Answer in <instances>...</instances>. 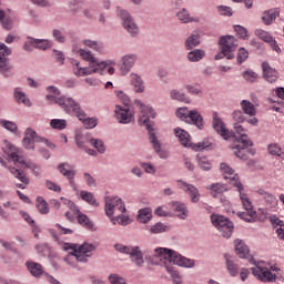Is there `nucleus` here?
<instances>
[{
  "label": "nucleus",
  "mask_w": 284,
  "mask_h": 284,
  "mask_svg": "<svg viewBox=\"0 0 284 284\" xmlns=\"http://www.w3.org/2000/svg\"><path fill=\"white\" fill-rule=\"evenodd\" d=\"M152 220V210L142 209L139 211L138 221L140 223H149Z\"/></svg>",
  "instance_id": "nucleus-41"
},
{
  "label": "nucleus",
  "mask_w": 284,
  "mask_h": 284,
  "mask_svg": "<svg viewBox=\"0 0 284 284\" xmlns=\"http://www.w3.org/2000/svg\"><path fill=\"white\" fill-rule=\"evenodd\" d=\"M10 54H12V49L3 43H0V72L6 77H8L6 72H9L10 70V64H8V59H6V57H10Z\"/></svg>",
  "instance_id": "nucleus-20"
},
{
  "label": "nucleus",
  "mask_w": 284,
  "mask_h": 284,
  "mask_svg": "<svg viewBox=\"0 0 284 284\" xmlns=\"http://www.w3.org/2000/svg\"><path fill=\"white\" fill-rule=\"evenodd\" d=\"M122 214L123 213L116 215L115 217H111V223H113V225H116V223H119V225H130L132 223L130 216Z\"/></svg>",
  "instance_id": "nucleus-43"
},
{
  "label": "nucleus",
  "mask_w": 284,
  "mask_h": 284,
  "mask_svg": "<svg viewBox=\"0 0 284 284\" xmlns=\"http://www.w3.org/2000/svg\"><path fill=\"white\" fill-rule=\"evenodd\" d=\"M135 105L140 109L139 121L142 125H145L149 132V140L152 143L153 149L159 154L161 152V143L156 140V135L154 134V129H152V124L150 123V119L156 118V112L152 109V106H148L143 104L141 101H135Z\"/></svg>",
  "instance_id": "nucleus-4"
},
{
  "label": "nucleus",
  "mask_w": 284,
  "mask_h": 284,
  "mask_svg": "<svg viewBox=\"0 0 284 284\" xmlns=\"http://www.w3.org/2000/svg\"><path fill=\"white\" fill-rule=\"evenodd\" d=\"M267 150L272 156H281V154H283V149H281V146L276 143L270 144Z\"/></svg>",
  "instance_id": "nucleus-54"
},
{
  "label": "nucleus",
  "mask_w": 284,
  "mask_h": 284,
  "mask_svg": "<svg viewBox=\"0 0 284 284\" xmlns=\"http://www.w3.org/2000/svg\"><path fill=\"white\" fill-rule=\"evenodd\" d=\"M9 171L14 176V179H18V181H21L20 184H17V187H20V190H26V185H28L29 183V180H28V176H26V173H23V171L17 168H9Z\"/></svg>",
  "instance_id": "nucleus-26"
},
{
  "label": "nucleus",
  "mask_w": 284,
  "mask_h": 284,
  "mask_svg": "<svg viewBox=\"0 0 284 284\" xmlns=\"http://www.w3.org/2000/svg\"><path fill=\"white\" fill-rule=\"evenodd\" d=\"M118 17L122 19L123 27L129 32V34H131L132 37L139 34V27L136 26L130 13H128V11L123 9H118Z\"/></svg>",
  "instance_id": "nucleus-15"
},
{
  "label": "nucleus",
  "mask_w": 284,
  "mask_h": 284,
  "mask_svg": "<svg viewBox=\"0 0 284 284\" xmlns=\"http://www.w3.org/2000/svg\"><path fill=\"white\" fill-rule=\"evenodd\" d=\"M234 30L240 39H247V29L242 26H235Z\"/></svg>",
  "instance_id": "nucleus-62"
},
{
  "label": "nucleus",
  "mask_w": 284,
  "mask_h": 284,
  "mask_svg": "<svg viewBox=\"0 0 284 284\" xmlns=\"http://www.w3.org/2000/svg\"><path fill=\"white\" fill-rule=\"evenodd\" d=\"M197 165L201 170H204V172H210V170H212V162L207 160L206 156L197 155Z\"/></svg>",
  "instance_id": "nucleus-45"
},
{
  "label": "nucleus",
  "mask_w": 284,
  "mask_h": 284,
  "mask_svg": "<svg viewBox=\"0 0 284 284\" xmlns=\"http://www.w3.org/2000/svg\"><path fill=\"white\" fill-rule=\"evenodd\" d=\"M14 210V205L10 202H6L0 206V216L4 221H10V212Z\"/></svg>",
  "instance_id": "nucleus-37"
},
{
  "label": "nucleus",
  "mask_w": 284,
  "mask_h": 284,
  "mask_svg": "<svg viewBox=\"0 0 284 284\" xmlns=\"http://www.w3.org/2000/svg\"><path fill=\"white\" fill-rule=\"evenodd\" d=\"M178 187L189 194L192 203H199L201 194L199 193V189H196V186L179 180Z\"/></svg>",
  "instance_id": "nucleus-19"
},
{
  "label": "nucleus",
  "mask_w": 284,
  "mask_h": 284,
  "mask_svg": "<svg viewBox=\"0 0 284 284\" xmlns=\"http://www.w3.org/2000/svg\"><path fill=\"white\" fill-rule=\"evenodd\" d=\"M253 276L262 283H276V278L281 268L267 262H257L255 267L251 268Z\"/></svg>",
  "instance_id": "nucleus-6"
},
{
  "label": "nucleus",
  "mask_w": 284,
  "mask_h": 284,
  "mask_svg": "<svg viewBox=\"0 0 284 284\" xmlns=\"http://www.w3.org/2000/svg\"><path fill=\"white\" fill-rule=\"evenodd\" d=\"M47 92H49V94H47L48 101H51V103H57L68 114H74L79 121H82L87 130L97 128V119L87 118L85 112L81 110V105L74 101V99L61 97V91H59L57 87H48Z\"/></svg>",
  "instance_id": "nucleus-2"
},
{
  "label": "nucleus",
  "mask_w": 284,
  "mask_h": 284,
  "mask_svg": "<svg viewBox=\"0 0 284 284\" xmlns=\"http://www.w3.org/2000/svg\"><path fill=\"white\" fill-rule=\"evenodd\" d=\"M176 18L179 19V21H181V23H199L200 21L199 18H192L186 9H181L176 13Z\"/></svg>",
  "instance_id": "nucleus-32"
},
{
  "label": "nucleus",
  "mask_w": 284,
  "mask_h": 284,
  "mask_svg": "<svg viewBox=\"0 0 284 284\" xmlns=\"http://www.w3.org/2000/svg\"><path fill=\"white\" fill-rule=\"evenodd\" d=\"M169 230H170L169 225H165V224L159 222V223H155L154 225H152L149 229V232L151 234H163V232H168Z\"/></svg>",
  "instance_id": "nucleus-44"
},
{
  "label": "nucleus",
  "mask_w": 284,
  "mask_h": 284,
  "mask_svg": "<svg viewBox=\"0 0 284 284\" xmlns=\"http://www.w3.org/2000/svg\"><path fill=\"white\" fill-rule=\"evenodd\" d=\"M243 78L248 83H254L256 81V79H258V75L254 71H244L243 72Z\"/></svg>",
  "instance_id": "nucleus-57"
},
{
  "label": "nucleus",
  "mask_w": 284,
  "mask_h": 284,
  "mask_svg": "<svg viewBox=\"0 0 284 284\" xmlns=\"http://www.w3.org/2000/svg\"><path fill=\"white\" fill-rule=\"evenodd\" d=\"M34 143H43L48 146L51 145L45 138L39 136L37 131L32 130V128H28L24 133L23 145L27 150H34Z\"/></svg>",
  "instance_id": "nucleus-14"
},
{
  "label": "nucleus",
  "mask_w": 284,
  "mask_h": 284,
  "mask_svg": "<svg viewBox=\"0 0 284 284\" xmlns=\"http://www.w3.org/2000/svg\"><path fill=\"white\" fill-rule=\"evenodd\" d=\"M61 201H62L63 205H67V207H69V210L71 212H73V214H74V212H79V206L75 205L74 202H72L71 200H68L65 197H61Z\"/></svg>",
  "instance_id": "nucleus-58"
},
{
  "label": "nucleus",
  "mask_w": 284,
  "mask_h": 284,
  "mask_svg": "<svg viewBox=\"0 0 284 284\" xmlns=\"http://www.w3.org/2000/svg\"><path fill=\"white\" fill-rule=\"evenodd\" d=\"M130 79L131 85H133L134 88V92H136L138 94L145 92V84L143 83V79H141V75L136 73H131Z\"/></svg>",
  "instance_id": "nucleus-28"
},
{
  "label": "nucleus",
  "mask_w": 284,
  "mask_h": 284,
  "mask_svg": "<svg viewBox=\"0 0 284 284\" xmlns=\"http://www.w3.org/2000/svg\"><path fill=\"white\" fill-rule=\"evenodd\" d=\"M155 256L160 258V261H169V263H173L180 267H194V260H190L165 247L155 248Z\"/></svg>",
  "instance_id": "nucleus-7"
},
{
  "label": "nucleus",
  "mask_w": 284,
  "mask_h": 284,
  "mask_svg": "<svg viewBox=\"0 0 284 284\" xmlns=\"http://www.w3.org/2000/svg\"><path fill=\"white\" fill-rule=\"evenodd\" d=\"M213 130L217 132L219 135L223 136L225 141L227 139H232L234 136L236 144L232 146V150H234V154L237 156V159H241L242 161H247V148H252V142L250 138H247V133H245V130L243 125L235 123L234 130L235 133L233 134L225 128V123L221 118H219V113H213Z\"/></svg>",
  "instance_id": "nucleus-1"
},
{
  "label": "nucleus",
  "mask_w": 284,
  "mask_h": 284,
  "mask_svg": "<svg viewBox=\"0 0 284 284\" xmlns=\"http://www.w3.org/2000/svg\"><path fill=\"white\" fill-rule=\"evenodd\" d=\"M220 170L223 173L224 179L230 180V184L233 185V187H236L237 192H240V200L245 212H239L237 216L242 219V221H246V223H252V221L256 219V211H254L250 196L243 193V184L239 181V175L234 174L233 169L226 163H221Z\"/></svg>",
  "instance_id": "nucleus-3"
},
{
  "label": "nucleus",
  "mask_w": 284,
  "mask_h": 284,
  "mask_svg": "<svg viewBox=\"0 0 284 284\" xmlns=\"http://www.w3.org/2000/svg\"><path fill=\"white\" fill-rule=\"evenodd\" d=\"M2 150L14 163H20V165H26V168H30V164L26 162V158L21 156V151H19L14 145L10 144V142H4Z\"/></svg>",
  "instance_id": "nucleus-17"
},
{
  "label": "nucleus",
  "mask_w": 284,
  "mask_h": 284,
  "mask_svg": "<svg viewBox=\"0 0 284 284\" xmlns=\"http://www.w3.org/2000/svg\"><path fill=\"white\" fill-rule=\"evenodd\" d=\"M226 270L231 276H237L239 275V265L234 263V261L226 257Z\"/></svg>",
  "instance_id": "nucleus-50"
},
{
  "label": "nucleus",
  "mask_w": 284,
  "mask_h": 284,
  "mask_svg": "<svg viewBox=\"0 0 284 284\" xmlns=\"http://www.w3.org/2000/svg\"><path fill=\"white\" fill-rule=\"evenodd\" d=\"M201 37L199 36V33H193L191 34L186 41H185V48L186 50H192L193 48H196V45H199V43H201Z\"/></svg>",
  "instance_id": "nucleus-39"
},
{
  "label": "nucleus",
  "mask_w": 284,
  "mask_h": 284,
  "mask_svg": "<svg viewBox=\"0 0 284 284\" xmlns=\"http://www.w3.org/2000/svg\"><path fill=\"white\" fill-rule=\"evenodd\" d=\"M235 254L239 255L240 258H247L248 263L256 264L254 257L250 254V247L245 245V242L242 240H235Z\"/></svg>",
  "instance_id": "nucleus-21"
},
{
  "label": "nucleus",
  "mask_w": 284,
  "mask_h": 284,
  "mask_svg": "<svg viewBox=\"0 0 284 284\" xmlns=\"http://www.w3.org/2000/svg\"><path fill=\"white\" fill-rule=\"evenodd\" d=\"M206 190L210 191L211 196H213L214 199H219V196H222L223 193L227 192V185L214 183L206 186Z\"/></svg>",
  "instance_id": "nucleus-29"
},
{
  "label": "nucleus",
  "mask_w": 284,
  "mask_h": 284,
  "mask_svg": "<svg viewBox=\"0 0 284 284\" xmlns=\"http://www.w3.org/2000/svg\"><path fill=\"white\" fill-rule=\"evenodd\" d=\"M0 21H1L4 30H10L12 28V20L6 19L4 10H0Z\"/></svg>",
  "instance_id": "nucleus-55"
},
{
  "label": "nucleus",
  "mask_w": 284,
  "mask_h": 284,
  "mask_svg": "<svg viewBox=\"0 0 284 284\" xmlns=\"http://www.w3.org/2000/svg\"><path fill=\"white\" fill-rule=\"evenodd\" d=\"M73 52H75V54H79L81 57V59H83V61H87V63H89V67L99 68L100 72H103L105 70V68H108V65H116V62H114L113 60L100 62L94 57V54H92L91 51H88L85 49L73 48Z\"/></svg>",
  "instance_id": "nucleus-9"
},
{
  "label": "nucleus",
  "mask_w": 284,
  "mask_h": 284,
  "mask_svg": "<svg viewBox=\"0 0 284 284\" xmlns=\"http://www.w3.org/2000/svg\"><path fill=\"white\" fill-rule=\"evenodd\" d=\"M26 266L32 276L39 277L43 274V266L37 262L29 261L26 263Z\"/></svg>",
  "instance_id": "nucleus-33"
},
{
  "label": "nucleus",
  "mask_w": 284,
  "mask_h": 284,
  "mask_svg": "<svg viewBox=\"0 0 284 284\" xmlns=\"http://www.w3.org/2000/svg\"><path fill=\"white\" fill-rule=\"evenodd\" d=\"M0 125H2V128H4V130H8L9 132H12L13 134H17V123L12 122V121H8V120H0Z\"/></svg>",
  "instance_id": "nucleus-51"
},
{
  "label": "nucleus",
  "mask_w": 284,
  "mask_h": 284,
  "mask_svg": "<svg viewBox=\"0 0 284 284\" xmlns=\"http://www.w3.org/2000/svg\"><path fill=\"white\" fill-rule=\"evenodd\" d=\"M116 97H118V99H120V101H122V103L124 105H130V97H128V94H125V92L116 91Z\"/></svg>",
  "instance_id": "nucleus-64"
},
{
  "label": "nucleus",
  "mask_w": 284,
  "mask_h": 284,
  "mask_svg": "<svg viewBox=\"0 0 284 284\" xmlns=\"http://www.w3.org/2000/svg\"><path fill=\"white\" fill-rule=\"evenodd\" d=\"M73 214H77V221L79 225H82V227H87V230H92V227H94V224L92 223V221H90V217L81 213L79 209L78 212H74Z\"/></svg>",
  "instance_id": "nucleus-31"
},
{
  "label": "nucleus",
  "mask_w": 284,
  "mask_h": 284,
  "mask_svg": "<svg viewBox=\"0 0 284 284\" xmlns=\"http://www.w3.org/2000/svg\"><path fill=\"white\" fill-rule=\"evenodd\" d=\"M241 108L244 114H247V116H256V106L252 102L242 100Z\"/></svg>",
  "instance_id": "nucleus-34"
},
{
  "label": "nucleus",
  "mask_w": 284,
  "mask_h": 284,
  "mask_svg": "<svg viewBox=\"0 0 284 284\" xmlns=\"http://www.w3.org/2000/svg\"><path fill=\"white\" fill-rule=\"evenodd\" d=\"M36 206L40 214H49L50 213V206H48V202H45V199L42 196H39L36 202Z\"/></svg>",
  "instance_id": "nucleus-42"
},
{
  "label": "nucleus",
  "mask_w": 284,
  "mask_h": 284,
  "mask_svg": "<svg viewBox=\"0 0 284 284\" xmlns=\"http://www.w3.org/2000/svg\"><path fill=\"white\" fill-rule=\"evenodd\" d=\"M220 45L222 53L215 55V61H220V59H223V57H225L229 61L234 59V52L239 47V43H236V38H234V36L222 37L220 39Z\"/></svg>",
  "instance_id": "nucleus-8"
},
{
  "label": "nucleus",
  "mask_w": 284,
  "mask_h": 284,
  "mask_svg": "<svg viewBox=\"0 0 284 284\" xmlns=\"http://www.w3.org/2000/svg\"><path fill=\"white\" fill-rule=\"evenodd\" d=\"M14 99L18 103H23V105H27V108H30L32 103H30V99L26 97V93L21 91V89L14 90Z\"/></svg>",
  "instance_id": "nucleus-40"
},
{
  "label": "nucleus",
  "mask_w": 284,
  "mask_h": 284,
  "mask_svg": "<svg viewBox=\"0 0 284 284\" xmlns=\"http://www.w3.org/2000/svg\"><path fill=\"white\" fill-rule=\"evenodd\" d=\"M98 72H102L99 71V68H83L81 65H79V62L73 61V74L75 77H90V74H97Z\"/></svg>",
  "instance_id": "nucleus-25"
},
{
  "label": "nucleus",
  "mask_w": 284,
  "mask_h": 284,
  "mask_svg": "<svg viewBox=\"0 0 284 284\" xmlns=\"http://www.w3.org/2000/svg\"><path fill=\"white\" fill-rule=\"evenodd\" d=\"M270 221L272 225L275 227V232L277 236L284 241V222L283 220L278 219L276 215H271Z\"/></svg>",
  "instance_id": "nucleus-30"
},
{
  "label": "nucleus",
  "mask_w": 284,
  "mask_h": 284,
  "mask_svg": "<svg viewBox=\"0 0 284 284\" xmlns=\"http://www.w3.org/2000/svg\"><path fill=\"white\" fill-rule=\"evenodd\" d=\"M247 57H250L247 50H245V48H241L237 53V63H243Z\"/></svg>",
  "instance_id": "nucleus-61"
},
{
  "label": "nucleus",
  "mask_w": 284,
  "mask_h": 284,
  "mask_svg": "<svg viewBox=\"0 0 284 284\" xmlns=\"http://www.w3.org/2000/svg\"><path fill=\"white\" fill-rule=\"evenodd\" d=\"M50 125L53 130H65V128H68V122L61 119H53L50 121Z\"/></svg>",
  "instance_id": "nucleus-49"
},
{
  "label": "nucleus",
  "mask_w": 284,
  "mask_h": 284,
  "mask_svg": "<svg viewBox=\"0 0 284 284\" xmlns=\"http://www.w3.org/2000/svg\"><path fill=\"white\" fill-rule=\"evenodd\" d=\"M211 221L214 227H216V230L222 233L224 239H230L232 236V232H234V224L225 216L213 214L211 215Z\"/></svg>",
  "instance_id": "nucleus-12"
},
{
  "label": "nucleus",
  "mask_w": 284,
  "mask_h": 284,
  "mask_svg": "<svg viewBox=\"0 0 284 284\" xmlns=\"http://www.w3.org/2000/svg\"><path fill=\"white\" fill-rule=\"evenodd\" d=\"M173 210L174 212H178V216L179 219H182L183 221H185V219H187V207L185 206L184 203L181 202H173Z\"/></svg>",
  "instance_id": "nucleus-35"
},
{
  "label": "nucleus",
  "mask_w": 284,
  "mask_h": 284,
  "mask_svg": "<svg viewBox=\"0 0 284 284\" xmlns=\"http://www.w3.org/2000/svg\"><path fill=\"white\" fill-rule=\"evenodd\" d=\"M205 57V51L202 49H195L187 53V60L191 61V63H196L201 61Z\"/></svg>",
  "instance_id": "nucleus-36"
},
{
  "label": "nucleus",
  "mask_w": 284,
  "mask_h": 284,
  "mask_svg": "<svg viewBox=\"0 0 284 284\" xmlns=\"http://www.w3.org/2000/svg\"><path fill=\"white\" fill-rule=\"evenodd\" d=\"M45 187H48V190H51V192H58V193L61 192V186H59V184H57L50 180L45 181Z\"/></svg>",
  "instance_id": "nucleus-63"
},
{
  "label": "nucleus",
  "mask_w": 284,
  "mask_h": 284,
  "mask_svg": "<svg viewBox=\"0 0 284 284\" xmlns=\"http://www.w3.org/2000/svg\"><path fill=\"white\" fill-rule=\"evenodd\" d=\"M68 163H61L58 165V170L62 176H65L69 181V185L73 190H77V182H74V176H77V171L68 169Z\"/></svg>",
  "instance_id": "nucleus-23"
},
{
  "label": "nucleus",
  "mask_w": 284,
  "mask_h": 284,
  "mask_svg": "<svg viewBox=\"0 0 284 284\" xmlns=\"http://www.w3.org/2000/svg\"><path fill=\"white\" fill-rule=\"evenodd\" d=\"M115 119L122 124L132 123L134 113L128 106L115 105Z\"/></svg>",
  "instance_id": "nucleus-18"
},
{
  "label": "nucleus",
  "mask_w": 284,
  "mask_h": 284,
  "mask_svg": "<svg viewBox=\"0 0 284 284\" xmlns=\"http://www.w3.org/2000/svg\"><path fill=\"white\" fill-rule=\"evenodd\" d=\"M134 63H136V54H125L121 58L120 72L122 77H125L134 68Z\"/></svg>",
  "instance_id": "nucleus-22"
},
{
  "label": "nucleus",
  "mask_w": 284,
  "mask_h": 284,
  "mask_svg": "<svg viewBox=\"0 0 284 284\" xmlns=\"http://www.w3.org/2000/svg\"><path fill=\"white\" fill-rule=\"evenodd\" d=\"M52 37L58 41L59 43H65V37L63 36V32L59 29H54L52 31Z\"/></svg>",
  "instance_id": "nucleus-59"
},
{
  "label": "nucleus",
  "mask_w": 284,
  "mask_h": 284,
  "mask_svg": "<svg viewBox=\"0 0 284 284\" xmlns=\"http://www.w3.org/2000/svg\"><path fill=\"white\" fill-rule=\"evenodd\" d=\"M90 143L93 148H95V150H98V152H100V154L105 153V144H103V141L99 139H91Z\"/></svg>",
  "instance_id": "nucleus-53"
},
{
  "label": "nucleus",
  "mask_w": 284,
  "mask_h": 284,
  "mask_svg": "<svg viewBox=\"0 0 284 284\" xmlns=\"http://www.w3.org/2000/svg\"><path fill=\"white\" fill-rule=\"evenodd\" d=\"M262 70L265 81H267L268 83H276V81H278V71L272 68L268 62L262 63Z\"/></svg>",
  "instance_id": "nucleus-24"
},
{
  "label": "nucleus",
  "mask_w": 284,
  "mask_h": 284,
  "mask_svg": "<svg viewBox=\"0 0 284 284\" xmlns=\"http://www.w3.org/2000/svg\"><path fill=\"white\" fill-rule=\"evenodd\" d=\"M171 99H174L175 101H182L184 103H187V98L185 97V93H182L181 91L172 90Z\"/></svg>",
  "instance_id": "nucleus-56"
},
{
  "label": "nucleus",
  "mask_w": 284,
  "mask_h": 284,
  "mask_svg": "<svg viewBox=\"0 0 284 284\" xmlns=\"http://www.w3.org/2000/svg\"><path fill=\"white\" fill-rule=\"evenodd\" d=\"M176 118L185 123H192L199 130H203V115L197 110H189L187 108H180L176 111Z\"/></svg>",
  "instance_id": "nucleus-10"
},
{
  "label": "nucleus",
  "mask_w": 284,
  "mask_h": 284,
  "mask_svg": "<svg viewBox=\"0 0 284 284\" xmlns=\"http://www.w3.org/2000/svg\"><path fill=\"white\" fill-rule=\"evenodd\" d=\"M256 192L260 196H262V199L266 200V203H268V205H276V203H278V200H276V196H274L272 193L263 189H260Z\"/></svg>",
  "instance_id": "nucleus-38"
},
{
  "label": "nucleus",
  "mask_w": 284,
  "mask_h": 284,
  "mask_svg": "<svg viewBox=\"0 0 284 284\" xmlns=\"http://www.w3.org/2000/svg\"><path fill=\"white\" fill-rule=\"evenodd\" d=\"M281 11L278 9H270L263 12L262 21L265 26H272L276 18L280 17Z\"/></svg>",
  "instance_id": "nucleus-27"
},
{
  "label": "nucleus",
  "mask_w": 284,
  "mask_h": 284,
  "mask_svg": "<svg viewBox=\"0 0 284 284\" xmlns=\"http://www.w3.org/2000/svg\"><path fill=\"white\" fill-rule=\"evenodd\" d=\"M115 250L122 254H129L132 263H134L138 267H143V252H141L139 246L130 247L122 244H116Z\"/></svg>",
  "instance_id": "nucleus-13"
},
{
  "label": "nucleus",
  "mask_w": 284,
  "mask_h": 284,
  "mask_svg": "<svg viewBox=\"0 0 284 284\" xmlns=\"http://www.w3.org/2000/svg\"><path fill=\"white\" fill-rule=\"evenodd\" d=\"M82 45H87V48H90L91 50H94L95 52H101L103 50V44L98 41L93 40H82Z\"/></svg>",
  "instance_id": "nucleus-46"
},
{
  "label": "nucleus",
  "mask_w": 284,
  "mask_h": 284,
  "mask_svg": "<svg viewBox=\"0 0 284 284\" xmlns=\"http://www.w3.org/2000/svg\"><path fill=\"white\" fill-rule=\"evenodd\" d=\"M166 270H168L169 274H171L174 284H183L181 282V274L179 272H176L170 267H168Z\"/></svg>",
  "instance_id": "nucleus-60"
},
{
  "label": "nucleus",
  "mask_w": 284,
  "mask_h": 284,
  "mask_svg": "<svg viewBox=\"0 0 284 284\" xmlns=\"http://www.w3.org/2000/svg\"><path fill=\"white\" fill-rule=\"evenodd\" d=\"M33 48H36L37 50H48V48H51L50 40L34 39Z\"/></svg>",
  "instance_id": "nucleus-47"
},
{
  "label": "nucleus",
  "mask_w": 284,
  "mask_h": 284,
  "mask_svg": "<svg viewBox=\"0 0 284 284\" xmlns=\"http://www.w3.org/2000/svg\"><path fill=\"white\" fill-rule=\"evenodd\" d=\"M104 211L109 219H112L114 215L124 214L125 203L119 196H106Z\"/></svg>",
  "instance_id": "nucleus-11"
},
{
  "label": "nucleus",
  "mask_w": 284,
  "mask_h": 284,
  "mask_svg": "<svg viewBox=\"0 0 284 284\" xmlns=\"http://www.w3.org/2000/svg\"><path fill=\"white\" fill-rule=\"evenodd\" d=\"M255 34L256 37H258V39H262V41H265V43H270L274 39L272 34H270V32L263 29H257L255 31Z\"/></svg>",
  "instance_id": "nucleus-52"
},
{
  "label": "nucleus",
  "mask_w": 284,
  "mask_h": 284,
  "mask_svg": "<svg viewBox=\"0 0 284 284\" xmlns=\"http://www.w3.org/2000/svg\"><path fill=\"white\" fill-rule=\"evenodd\" d=\"M80 196L83 201L89 203V205H95V206L99 205V203L97 202V199H94V194L91 192L81 191Z\"/></svg>",
  "instance_id": "nucleus-48"
},
{
  "label": "nucleus",
  "mask_w": 284,
  "mask_h": 284,
  "mask_svg": "<svg viewBox=\"0 0 284 284\" xmlns=\"http://www.w3.org/2000/svg\"><path fill=\"white\" fill-rule=\"evenodd\" d=\"M63 250L65 252H69L68 255L64 256L65 263H68V265H74V263L77 262L87 263L88 256H90V252L94 250V246L88 243H84L82 245L64 243Z\"/></svg>",
  "instance_id": "nucleus-5"
},
{
  "label": "nucleus",
  "mask_w": 284,
  "mask_h": 284,
  "mask_svg": "<svg viewBox=\"0 0 284 284\" xmlns=\"http://www.w3.org/2000/svg\"><path fill=\"white\" fill-rule=\"evenodd\" d=\"M175 136H178L180 143L184 148H192V150L201 151L204 150V146L202 143L199 144H192V138L190 136V133H187L183 129H174Z\"/></svg>",
  "instance_id": "nucleus-16"
}]
</instances>
